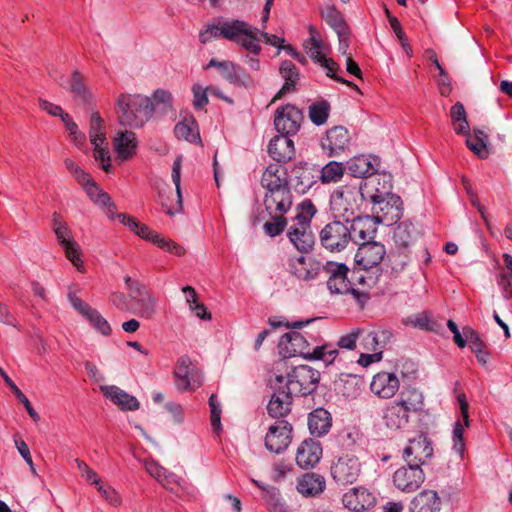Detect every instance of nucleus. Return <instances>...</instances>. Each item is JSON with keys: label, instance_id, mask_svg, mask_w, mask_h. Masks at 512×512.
I'll return each instance as SVG.
<instances>
[{"label": "nucleus", "instance_id": "11", "mask_svg": "<svg viewBox=\"0 0 512 512\" xmlns=\"http://www.w3.org/2000/svg\"><path fill=\"white\" fill-rule=\"evenodd\" d=\"M302 111L292 104L278 107L275 111L274 125L280 134H296L303 121Z\"/></svg>", "mask_w": 512, "mask_h": 512}, {"label": "nucleus", "instance_id": "36", "mask_svg": "<svg viewBox=\"0 0 512 512\" xmlns=\"http://www.w3.org/2000/svg\"><path fill=\"white\" fill-rule=\"evenodd\" d=\"M325 488V479L315 473H307L299 479L297 490L304 496H315Z\"/></svg>", "mask_w": 512, "mask_h": 512}, {"label": "nucleus", "instance_id": "59", "mask_svg": "<svg viewBox=\"0 0 512 512\" xmlns=\"http://www.w3.org/2000/svg\"><path fill=\"white\" fill-rule=\"evenodd\" d=\"M305 48L307 49L309 57L319 65L322 63L323 59L326 58L322 53L323 43L318 38L313 37L306 41Z\"/></svg>", "mask_w": 512, "mask_h": 512}, {"label": "nucleus", "instance_id": "17", "mask_svg": "<svg viewBox=\"0 0 512 512\" xmlns=\"http://www.w3.org/2000/svg\"><path fill=\"white\" fill-rule=\"evenodd\" d=\"M433 455L431 442L423 435L409 440L403 450V459L407 464H417L421 467Z\"/></svg>", "mask_w": 512, "mask_h": 512}, {"label": "nucleus", "instance_id": "30", "mask_svg": "<svg viewBox=\"0 0 512 512\" xmlns=\"http://www.w3.org/2000/svg\"><path fill=\"white\" fill-rule=\"evenodd\" d=\"M419 228L411 221H403L394 229L396 249L409 250L420 238Z\"/></svg>", "mask_w": 512, "mask_h": 512}, {"label": "nucleus", "instance_id": "37", "mask_svg": "<svg viewBox=\"0 0 512 512\" xmlns=\"http://www.w3.org/2000/svg\"><path fill=\"white\" fill-rule=\"evenodd\" d=\"M409 412L397 402L389 405L384 413L385 424L390 429H400L408 423Z\"/></svg>", "mask_w": 512, "mask_h": 512}, {"label": "nucleus", "instance_id": "13", "mask_svg": "<svg viewBox=\"0 0 512 512\" xmlns=\"http://www.w3.org/2000/svg\"><path fill=\"white\" fill-rule=\"evenodd\" d=\"M324 271L328 274L327 287L332 293L336 294H356L347 277L349 268L343 263L327 262Z\"/></svg>", "mask_w": 512, "mask_h": 512}, {"label": "nucleus", "instance_id": "42", "mask_svg": "<svg viewBox=\"0 0 512 512\" xmlns=\"http://www.w3.org/2000/svg\"><path fill=\"white\" fill-rule=\"evenodd\" d=\"M397 403L409 413L416 412L422 409L423 395L416 388H407L401 392L400 400Z\"/></svg>", "mask_w": 512, "mask_h": 512}, {"label": "nucleus", "instance_id": "58", "mask_svg": "<svg viewBox=\"0 0 512 512\" xmlns=\"http://www.w3.org/2000/svg\"><path fill=\"white\" fill-rule=\"evenodd\" d=\"M130 362L136 372L147 374L151 369L149 353L130 352Z\"/></svg>", "mask_w": 512, "mask_h": 512}, {"label": "nucleus", "instance_id": "31", "mask_svg": "<svg viewBox=\"0 0 512 512\" xmlns=\"http://www.w3.org/2000/svg\"><path fill=\"white\" fill-rule=\"evenodd\" d=\"M69 300L73 308L87 318L98 331L104 335L109 334L110 326L97 310L91 308L74 294H69Z\"/></svg>", "mask_w": 512, "mask_h": 512}, {"label": "nucleus", "instance_id": "63", "mask_svg": "<svg viewBox=\"0 0 512 512\" xmlns=\"http://www.w3.org/2000/svg\"><path fill=\"white\" fill-rule=\"evenodd\" d=\"M465 136L467 137L466 145L474 154L482 159L488 157L489 153L487 143L483 142L482 140L475 139V137L471 136L470 134Z\"/></svg>", "mask_w": 512, "mask_h": 512}, {"label": "nucleus", "instance_id": "5", "mask_svg": "<svg viewBox=\"0 0 512 512\" xmlns=\"http://www.w3.org/2000/svg\"><path fill=\"white\" fill-rule=\"evenodd\" d=\"M89 139L94 147L95 159L100 161L103 170L108 172L111 161L109 143L106 138L105 122L99 112H93L90 116Z\"/></svg>", "mask_w": 512, "mask_h": 512}, {"label": "nucleus", "instance_id": "35", "mask_svg": "<svg viewBox=\"0 0 512 512\" xmlns=\"http://www.w3.org/2000/svg\"><path fill=\"white\" fill-rule=\"evenodd\" d=\"M280 74L285 80L284 85L272 99V102L282 98L284 94L294 89L299 80V71L295 64L289 60H285L280 65Z\"/></svg>", "mask_w": 512, "mask_h": 512}, {"label": "nucleus", "instance_id": "10", "mask_svg": "<svg viewBox=\"0 0 512 512\" xmlns=\"http://www.w3.org/2000/svg\"><path fill=\"white\" fill-rule=\"evenodd\" d=\"M174 376L175 385L181 392L195 390L202 383L201 373L192 365L191 359L187 355H183L178 359Z\"/></svg>", "mask_w": 512, "mask_h": 512}, {"label": "nucleus", "instance_id": "16", "mask_svg": "<svg viewBox=\"0 0 512 512\" xmlns=\"http://www.w3.org/2000/svg\"><path fill=\"white\" fill-rule=\"evenodd\" d=\"M130 231H133L140 238L152 242L161 249L174 252L177 255H182L184 250L182 247L177 245L176 243L163 238L160 234L153 231L150 227L145 224L140 223L136 219L130 217Z\"/></svg>", "mask_w": 512, "mask_h": 512}, {"label": "nucleus", "instance_id": "52", "mask_svg": "<svg viewBox=\"0 0 512 512\" xmlns=\"http://www.w3.org/2000/svg\"><path fill=\"white\" fill-rule=\"evenodd\" d=\"M257 33H259V30L250 26L248 28L247 34H244L243 38H241L237 44L250 53L258 55L261 51V46L259 45V38Z\"/></svg>", "mask_w": 512, "mask_h": 512}, {"label": "nucleus", "instance_id": "23", "mask_svg": "<svg viewBox=\"0 0 512 512\" xmlns=\"http://www.w3.org/2000/svg\"><path fill=\"white\" fill-rule=\"evenodd\" d=\"M371 200L374 204V209H377L376 212L383 213V219L380 216H377L379 221H397L402 217V200L399 196L395 194H388V201L383 207L384 198L381 194H374L371 196Z\"/></svg>", "mask_w": 512, "mask_h": 512}, {"label": "nucleus", "instance_id": "6", "mask_svg": "<svg viewBox=\"0 0 512 512\" xmlns=\"http://www.w3.org/2000/svg\"><path fill=\"white\" fill-rule=\"evenodd\" d=\"M52 228L59 245L64 249L66 258L71 261L78 271H82L83 261L80 255V247L73 239L72 232L68 225L61 220L58 213L53 214Z\"/></svg>", "mask_w": 512, "mask_h": 512}, {"label": "nucleus", "instance_id": "9", "mask_svg": "<svg viewBox=\"0 0 512 512\" xmlns=\"http://www.w3.org/2000/svg\"><path fill=\"white\" fill-rule=\"evenodd\" d=\"M361 473V463L353 453H345L337 458L331 466L333 479L341 485L354 483Z\"/></svg>", "mask_w": 512, "mask_h": 512}, {"label": "nucleus", "instance_id": "45", "mask_svg": "<svg viewBox=\"0 0 512 512\" xmlns=\"http://www.w3.org/2000/svg\"><path fill=\"white\" fill-rule=\"evenodd\" d=\"M80 185L83 187L94 204L106 208L109 204H111L109 195L98 186V184L91 178V176L88 178L86 183H82Z\"/></svg>", "mask_w": 512, "mask_h": 512}, {"label": "nucleus", "instance_id": "62", "mask_svg": "<svg viewBox=\"0 0 512 512\" xmlns=\"http://www.w3.org/2000/svg\"><path fill=\"white\" fill-rule=\"evenodd\" d=\"M409 250L397 249L390 257L392 270L399 273L402 272L409 262Z\"/></svg>", "mask_w": 512, "mask_h": 512}, {"label": "nucleus", "instance_id": "38", "mask_svg": "<svg viewBox=\"0 0 512 512\" xmlns=\"http://www.w3.org/2000/svg\"><path fill=\"white\" fill-rule=\"evenodd\" d=\"M348 172L355 178H366L378 171L376 165L366 156H357L347 163Z\"/></svg>", "mask_w": 512, "mask_h": 512}, {"label": "nucleus", "instance_id": "49", "mask_svg": "<svg viewBox=\"0 0 512 512\" xmlns=\"http://www.w3.org/2000/svg\"><path fill=\"white\" fill-rule=\"evenodd\" d=\"M196 127V122L194 120H184L182 122H179L176 124L174 128L175 136L178 139H184L189 142H196L197 140L200 141V136L198 131H194V128Z\"/></svg>", "mask_w": 512, "mask_h": 512}, {"label": "nucleus", "instance_id": "54", "mask_svg": "<svg viewBox=\"0 0 512 512\" xmlns=\"http://www.w3.org/2000/svg\"><path fill=\"white\" fill-rule=\"evenodd\" d=\"M392 334L388 330H378L369 332L364 338L365 344L367 347H372L376 349L377 347H384L391 338Z\"/></svg>", "mask_w": 512, "mask_h": 512}, {"label": "nucleus", "instance_id": "56", "mask_svg": "<svg viewBox=\"0 0 512 512\" xmlns=\"http://www.w3.org/2000/svg\"><path fill=\"white\" fill-rule=\"evenodd\" d=\"M271 218H272V221H267L264 224L263 228L267 235H269L270 237H275L284 231V229L287 225V220L284 217V214H279V213L273 214L271 216Z\"/></svg>", "mask_w": 512, "mask_h": 512}, {"label": "nucleus", "instance_id": "55", "mask_svg": "<svg viewBox=\"0 0 512 512\" xmlns=\"http://www.w3.org/2000/svg\"><path fill=\"white\" fill-rule=\"evenodd\" d=\"M264 492V499L270 512H288L277 488H264Z\"/></svg>", "mask_w": 512, "mask_h": 512}, {"label": "nucleus", "instance_id": "53", "mask_svg": "<svg viewBox=\"0 0 512 512\" xmlns=\"http://www.w3.org/2000/svg\"><path fill=\"white\" fill-rule=\"evenodd\" d=\"M150 99L153 103L154 112L159 110L162 113H166L171 109L172 95L166 90L157 89Z\"/></svg>", "mask_w": 512, "mask_h": 512}, {"label": "nucleus", "instance_id": "27", "mask_svg": "<svg viewBox=\"0 0 512 512\" xmlns=\"http://www.w3.org/2000/svg\"><path fill=\"white\" fill-rule=\"evenodd\" d=\"M290 135L280 134L270 140L268 146L269 156L277 161L286 163L295 155L294 142L289 138Z\"/></svg>", "mask_w": 512, "mask_h": 512}, {"label": "nucleus", "instance_id": "33", "mask_svg": "<svg viewBox=\"0 0 512 512\" xmlns=\"http://www.w3.org/2000/svg\"><path fill=\"white\" fill-rule=\"evenodd\" d=\"M441 501L436 491L423 490L411 501V512H439Z\"/></svg>", "mask_w": 512, "mask_h": 512}, {"label": "nucleus", "instance_id": "8", "mask_svg": "<svg viewBox=\"0 0 512 512\" xmlns=\"http://www.w3.org/2000/svg\"><path fill=\"white\" fill-rule=\"evenodd\" d=\"M271 388L273 394L267 405L268 414L273 418L285 417L291 411L294 395L287 393V388L284 386V376L276 375L274 380H271Z\"/></svg>", "mask_w": 512, "mask_h": 512}, {"label": "nucleus", "instance_id": "61", "mask_svg": "<svg viewBox=\"0 0 512 512\" xmlns=\"http://www.w3.org/2000/svg\"><path fill=\"white\" fill-rule=\"evenodd\" d=\"M300 212L296 216V222L302 225L310 226L311 219L316 213V208L309 200L301 202L299 205Z\"/></svg>", "mask_w": 512, "mask_h": 512}, {"label": "nucleus", "instance_id": "25", "mask_svg": "<svg viewBox=\"0 0 512 512\" xmlns=\"http://www.w3.org/2000/svg\"><path fill=\"white\" fill-rule=\"evenodd\" d=\"M351 231L352 242L360 246L361 243L370 242L376 234L375 223L369 216H355L348 224Z\"/></svg>", "mask_w": 512, "mask_h": 512}, {"label": "nucleus", "instance_id": "40", "mask_svg": "<svg viewBox=\"0 0 512 512\" xmlns=\"http://www.w3.org/2000/svg\"><path fill=\"white\" fill-rule=\"evenodd\" d=\"M250 25L242 20L232 19L222 22V38L237 43L247 34Z\"/></svg>", "mask_w": 512, "mask_h": 512}, {"label": "nucleus", "instance_id": "15", "mask_svg": "<svg viewBox=\"0 0 512 512\" xmlns=\"http://www.w3.org/2000/svg\"><path fill=\"white\" fill-rule=\"evenodd\" d=\"M206 68H217L221 76L230 84L249 87L253 84L250 75L239 65L231 61H218L212 58Z\"/></svg>", "mask_w": 512, "mask_h": 512}, {"label": "nucleus", "instance_id": "18", "mask_svg": "<svg viewBox=\"0 0 512 512\" xmlns=\"http://www.w3.org/2000/svg\"><path fill=\"white\" fill-rule=\"evenodd\" d=\"M154 113L151 99L141 94L130 95V128H140Z\"/></svg>", "mask_w": 512, "mask_h": 512}, {"label": "nucleus", "instance_id": "64", "mask_svg": "<svg viewBox=\"0 0 512 512\" xmlns=\"http://www.w3.org/2000/svg\"><path fill=\"white\" fill-rule=\"evenodd\" d=\"M66 169L71 175L78 181L79 184L86 183L90 175L86 173L79 165H77L72 159L66 158L64 160Z\"/></svg>", "mask_w": 512, "mask_h": 512}, {"label": "nucleus", "instance_id": "46", "mask_svg": "<svg viewBox=\"0 0 512 512\" xmlns=\"http://www.w3.org/2000/svg\"><path fill=\"white\" fill-rule=\"evenodd\" d=\"M100 391L121 410H128V394L124 390L115 385H102Z\"/></svg>", "mask_w": 512, "mask_h": 512}, {"label": "nucleus", "instance_id": "7", "mask_svg": "<svg viewBox=\"0 0 512 512\" xmlns=\"http://www.w3.org/2000/svg\"><path fill=\"white\" fill-rule=\"evenodd\" d=\"M156 301L147 287L130 278V313L149 319L155 313Z\"/></svg>", "mask_w": 512, "mask_h": 512}, {"label": "nucleus", "instance_id": "2", "mask_svg": "<svg viewBox=\"0 0 512 512\" xmlns=\"http://www.w3.org/2000/svg\"><path fill=\"white\" fill-rule=\"evenodd\" d=\"M363 181L338 187L330 196V210L335 219L350 223L360 209Z\"/></svg>", "mask_w": 512, "mask_h": 512}, {"label": "nucleus", "instance_id": "22", "mask_svg": "<svg viewBox=\"0 0 512 512\" xmlns=\"http://www.w3.org/2000/svg\"><path fill=\"white\" fill-rule=\"evenodd\" d=\"M350 136L348 130L343 126H335L326 132L321 140V146L329 156H337L348 146Z\"/></svg>", "mask_w": 512, "mask_h": 512}, {"label": "nucleus", "instance_id": "47", "mask_svg": "<svg viewBox=\"0 0 512 512\" xmlns=\"http://www.w3.org/2000/svg\"><path fill=\"white\" fill-rule=\"evenodd\" d=\"M330 113V104L326 100L312 103L308 109V115L311 122L321 126L327 122Z\"/></svg>", "mask_w": 512, "mask_h": 512}, {"label": "nucleus", "instance_id": "26", "mask_svg": "<svg viewBox=\"0 0 512 512\" xmlns=\"http://www.w3.org/2000/svg\"><path fill=\"white\" fill-rule=\"evenodd\" d=\"M322 447L313 439H305L298 447L296 463L299 467L309 469L314 467L321 459Z\"/></svg>", "mask_w": 512, "mask_h": 512}, {"label": "nucleus", "instance_id": "60", "mask_svg": "<svg viewBox=\"0 0 512 512\" xmlns=\"http://www.w3.org/2000/svg\"><path fill=\"white\" fill-rule=\"evenodd\" d=\"M128 131H119L117 136L113 139L114 150L117 157L126 160L128 159Z\"/></svg>", "mask_w": 512, "mask_h": 512}, {"label": "nucleus", "instance_id": "50", "mask_svg": "<svg viewBox=\"0 0 512 512\" xmlns=\"http://www.w3.org/2000/svg\"><path fill=\"white\" fill-rule=\"evenodd\" d=\"M342 163L331 161L319 170V177L323 183L337 182L343 176Z\"/></svg>", "mask_w": 512, "mask_h": 512}, {"label": "nucleus", "instance_id": "4", "mask_svg": "<svg viewBox=\"0 0 512 512\" xmlns=\"http://www.w3.org/2000/svg\"><path fill=\"white\" fill-rule=\"evenodd\" d=\"M345 221L335 219L326 225L319 232L321 246L332 253L344 251L352 242L351 231L348 230Z\"/></svg>", "mask_w": 512, "mask_h": 512}, {"label": "nucleus", "instance_id": "14", "mask_svg": "<svg viewBox=\"0 0 512 512\" xmlns=\"http://www.w3.org/2000/svg\"><path fill=\"white\" fill-rule=\"evenodd\" d=\"M292 426L286 420H278L268 429L265 437L266 448L276 454L281 453L291 443Z\"/></svg>", "mask_w": 512, "mask_h": 512}, {"label": "nucleus", "instance_id": "20", "mask_svg": "<svg viewBox=\"0 0 512 512\" xmlns=\"http://www.w3.org/2000/svg\"><path fill=\"white\" fill-rule=\"evenodd\" d=\"M385 254L386 250L383 244L375 241L364 242L360 244L355 254V260L358 265L368 270L379 265Z\"/></svg>", "mask_w": 512, "mask_h": 512}, {"label": "nucleus", "instance_id": "3", "mask_svg": "<svg viewBox=\"0 0 512 512\" xmlns=\"http://www.w3.org/2000/svg\"><path fill=\"white\" fill-rule=\"evenodd\" d=\"M320 380V373L308 365L294 367L287 376H284V386L287 393L294 396H306L313 393Z\"/></svg>", "mask_w": 512, "mask_h": 512}, {"label": "nucleus", "instance_id": "41", "mask_svg": "<svg viewBox=\"0 0 512 512\" xmlns=\"http://www.w3.org/2000/svg\"><path fill=\"white\" fill-rule=\"evenodd\" d=\"M321 16L337 35H343L344 32L350 30L342 13L338 11L334 5L326 6L321 11Z\"/></svg>", "mask_w": 512, "mask_h": 512}, {"label": "nucleus", "instance_id": "1", "mask_svg": "<svg viewBox=\"0 0 512 512\" xmlns=\"http://www.w3.org/2000/svg\"><path fill=\"white\" fill-rule=\"evenodd\" d=\"M261 186L265 189L264 206L267 213L285 214L292 206V193L286 172L278 164L269 165L262 174Z\"/></svg>", "mask_w": 512, "mask_h": 512}, {"label": "nucleus", "instance_id": "51", "mask_svg": "<svg viewBox=\"0 0 512 512\" xmlns=\"http://www.w3.org/2000/svg\"><path fill=\"white\" fill-rule=\"evenodd\" d=\"M181 165L182 156H178L173 163L172 167V180L175 184L177 193V209L174 211L171 208L167 209V214L173 216L176 212L182 209V193H181Z\"/></svg>", "mask_w": 512, "mask_h": 512}, {"label": "nucleus", "instance_id": "21", "mask_svg": "<svg viewBox=\"0 0 512 512\" xmlns=\"http://www.w3.org/2000/svg\"><path fill=\"white\" fill-rule=\"evenodd\" d=\"M280 353L284 357H293L301 355L305 359H308L310 352L309 343L305 337L296 331L285 333L279 341Z\"/></svg>", "mask_w": 512, "mask_h": 512}, {"label": "nucleus", "instance_id": "57", "mask_svg": "<svg viewBox=\"0 0 512 512\" xmlns=\"http://www.w3.org/2000/svg\"><path fill=\"white\" fill-rule=\"evenodd\" d=\"M337 354V349L333 348L331 345L325 344L315 347L310 356H308V360H323L327 362V364H331Z\"/></svg>", "mask_w": 512, "mask_h": 512}, {"label": "nucleus", "instance_id": "44", "mask_svg": "<svg viewBox=\"0 0 512 512\" xmlns=\"http://www.w3.org/2000/svg\"><path fill=\"white\" fill-rule=\"evenodd\" d=\"M69 91L83 103L90 104L92 102V94L83 82V78L78 71H74L71 75L68 85Z\"/></svg>", "mask_w": 512, "mask_h": 512}, {"label": "nucleus", "instance_id": "28", "mask_svg": "<svg viewBox=\"0 0 512 512\" xmlns=\"http://www.w3.org/2000/svg\"><path fill=\"white\" fill-rule=\"evenodd\" d=\"M371 391L381 398H391L399 389V380L394 373L379 372L370 384Z\"/></svg>", "mask_w": 512, "mask_h": 512}, {"label": "nucleus", "instance_id": "24", "mask_svg": "<svg viewBox=\"0 0 512 512\" xmlns=\"http://www.w3.org/2000/svg\"><path fill=\"white\" fill-rule=\"evenodd\" d=\"M319 170L308 163L300 162L291 171V180L298 193L305 194L316 183Z\"/></svg>", "mask_w": 512, "mask_h": 512}, {"label": "nucleus", "instance_id": "32", "mask_svg": "<svg viewBox=\"0 0 512 512\" xmlns=\"http://www.w3.org/2000/svg\"><path fill=\"white\" fill-rule=\"evenodd\" d=\"M287 235L290 242L299 252L306 253L314 245V235L310 226L296 222L289 228Z\"/></svg>", "mask_w": 512, "mask_h": 512}, {"label": "nucleus", "instance_id": "29", "mask_svg": "<svg viewBox=\"0 0 512 512\" xmlns=\"http://www.w3.org/2000/svg\"><path fill=\"white\" fill-rule=\"evenodd\" d=\"M374 495L365 488H353L343 495V505L351 511L366 510L374 506Z\"/></svg>", "mask_w": 512, "mask_h": 512}, {"label": "nucleus", "instance_id": "12", "mask_svg": "<svg viewBox=\"0 0 512 512\" xmlns=\"http://www.w3.org/2000/svg\"><path fill=\"white\" fill-rule=\"evenodd\" d=\"M425 474L420 466L411 463L398 468L393 474L395 487L405 493L415 492L423 484Z\"/></svg>", "mask_w": 512, "mask_h": 512}, {"label": "nucleus", "instance_id": "43", "mask_svg": "<svg viewBox=\"0 0 512 512\" xmlns=\"http://www.w3.org/2000/svg\"><path fill=\"white\" fill-rule=\"evenodd\" d=\"M450 117L452 119L454 131L460 135H469V123L464 105L456 102L450 109Z\"/></svg>", "mask_w": 512, "mask_h": 512}, {"label": "nucleus", "instance_id": "34", "mask_svg": "<svg viewBox=\"0 0 512 512\" xmlns=\"http://www.w3.org/2000/svg\"><path fill=\"white\" fill-rule=\"evenodd\" d=\"M332 425L331 414L323 409L317 408L313 410L308 417V428L312 435L323 436L327 434Z\"/></svg>", "mask_w": 512, "mask_h": 512}, {"label": "nucleus", "instance_id": "48", "mask_svg": "<svg viewBox=\"0 0 512 512\" xmlns=\"http://www.w3.org/2000/svg\"><path fill=\"white\" fill-rule=\"evenodd\" d=\"M0 375L2 376L5 383L12 389L16 398L24 405L27 410L29 416L35 421L38 422L40 420L39 414L32 407L28 398L22 393V391L17 387V385L12 381V379L6 374V372L0 367Z\"/></svg>", "mask_w": 512, "mask_h": 512}, {"label": "nucleus", "instance_id": "19", "mask_svg": "<svg viewBox=\"0 0 512 512\" xmlns=\"http://www.w3.org/2000/svg\"><path fill=\"white\" fill-rule=\"evenodd\" d=\"M321 264L312 257L291 256L288 260L289 272L299 280L310 281L319 274Z\"/></svg>", "mask_w": 512, "mask_h": 512}, {"label": "nucleus", "instance_id": "39", "mask_svg": "<svg viewBox=\"0 0 512 512\" xmlns=\"http://www.w3.org/2000/svg\"><path fill=\"white\" fill-rule=\"evenodd\" d=\"M362 384V379L353 374L342 373L338 379L335 380V389L347 398H352L357 395Z\"/></svg>", "mask_w": 512, "mask_h": 512}]
</instances>
